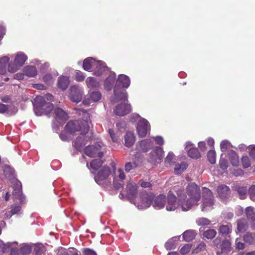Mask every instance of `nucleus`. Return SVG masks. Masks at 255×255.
<instances>
[{
    "instance_id": "1",
    "label": "nucleus",
    "mask_w": 255,
    "mask_h": 255,
    "mask_svg": "<svg viewBox=\"0 0 255 255\" xmlns=\"http://www.w3.org/2000/svg\"><path fill=\"white\" fill-rule=\"evenodd\" d=\"M79 115L82 116V120L70 121L66 126V129L60 134V138L63 141L70 139V134L76 131H80L81 135L77 137L74 142V145L78 150H81L90 139L88 133L91 125L90 115L84 110H80Z\"/></svg>"
},
{
    "instance_id": "2",
    "label": "nucleus",
    "mask_w": 255,
    "mask_h": 255,
    "mask_svg": "<svg viewBox=\"0 0 255 255\" xmlns=\"http://www.w3.org/2000/svg\"><path fill=\"white\" fill-rule=\"evenodd\" d=\"M185 192L186 197L185 203L182 204V210L187 211L194 206H197L201 199V191L199 187L195 183L189 184Z\"/></svg>"
},
{
    "instance_id": "3",
    "label": "nucleus",
    "mask_w": 255,
    "mask_h": 255,
    "mask_svg": "<svg viewBox=\"0 0 255 255\" xmlns=\"http://www.w3.org/2000/svg\"><path fill=\"white\" fill-rule=\"evenodd\" d=\"M53 98V96L49 93L46 94L44 97L42 96H36L32 103L35 115L40 116L44 114L49 113L53 109V106L51 103L46 102L45 99L47 101H52Z\"/></svg>"
},
{
    "instance_id": "4",
    "label": "nucleus",
    "mask_w": 255,
    "mask_h": 255,
    "mask_svg": "<svg viewBox=\"0 0 255 255\" xmlns=\"http://www.w3.org/2000/svg\"><path fill=\"white\" fill-rule=\"evenodd\" d=\"M178 197L177 199L172 191H170L166 198V209L168 211H172L180 207L182 209V203H185V198L186 197L184 191L181 189L174 190Z\"/></svg>"
},
{
    "instance_id": "5",
    "label": "nucleus",
    "mask_w": 255,
    "mask_h": 255,
    "mask_svg": "<svg viewBox=\"0 0 255 255\" xmlns=\"http://www.w3.org/2000/svg\"><path fill=\"white\" fill-rule=\"evenodd\" d=\"M10 56L13 57L12 62H10L7 65V71L11 73H14L18 71L27 60V55L22 51H18L11 54Z\"/></svg>"
},
{
    "instance_id": "6",
    "label": "nucleus",
    "mask_w": 255,
    "mask_h": 255,
    "mask_svg": "<svg viewBox=\"0 0 255 255\" xmlns=\"http://www.w3.org/2000/svg\"><path fill=\"white\" fill-rule=\"evenodd\" d=\"M203 201L201 210L203 212L209 211L213 208L214 196L212 191L209 189L203 188Z\"/></svg>"
},
{
    "instance_id": "7",
    "label": "nucleus",
    "mask_w": 255,
    "mask_h": 255,
    "mask_svg": "<svg viewBox=\"0 0 255 255\" xmlns=\"http://www.w3.org/2000/svg\"><path fill=\"white\" fill-rule=\"evenodd\" d=\"M111 173L110 167H104L95 177V181L101 186L107 187L111 183V180L109 177Z\"/></svg>"
},
{
    "instance_id": "8",
    "label": "nucleus",
    "mask_w": 255,
    "mask_h": 255,
    "mask_svg": "<svg viewBox=\"0 0 255 255\" xmlns=\"http://www.w3.org/2000/svg\"><path fill=\"white\" fill-rule=\"evenodd\" d=\"M104 144L101 142H97L95 145L87 146L84 150L85 153L89 157H102L105 150Z\"/></svg>"
},
{
    "instance_id": "9",
    "label": "nucleus",
    "mask_w": 255,
    "mask_h": 255,
    "mask_svg": "<svg viewBox=\"0 0 255 255\" xmlns=\"http://www.w3.org/2000/svg\"><path fill=\"white\" fill-rule=\"evenodd\" d=\"M153 195L145 192H142L138 198L133 203L139 209H144L149 207L153 199Z\"/></svg>"
},
{
    "instance_id": "10",
    "label": "nucleus",
    "mask_w": 255,
    "mask_h": 255,
    "mask_svg": "<svg viewBox=\"0 0 255 255\" xmlns=\"http://www.w3.org/2000/svg\"><path fill=\"white\" fill-rule=\"evenodd\" d=\"M112 176L113 178V183L114 187L117 189L123 188L124 185V181L126 178L124 170L121 168L114 169Z\"/></svg>"
},
{
    "instance_id": "11",
    "label": "nucleus",
    "mask_w": 255,
    "mask_h": 255,
    "mask_svg": "<svg viewBox=\"0 0 255 255\" xmlns=\"http://www.w3.org/2000/svg\"><path fill=\"white\" fill-rule=\"evenodd\" d=\"M164 155V151L162 147L155 146L148 156V161L154 165H157L161 162Z\"/></svg>"
},
{
    "instance_id": "12",
    "label": "nucleus",
    "mask_w": 255,
    "mask_h": 255,
    "mask_svg": "<svg viewBox=\"0 0 255 255\" xmlns=\"http://www.w3.org/2000/svg\"><path fill=\"white\" fill-rule=\"evenodd\" d=\"M69 97L71 101L79 103L82 99L84 94V89L78 85L72 86L70 88Z\"/></svg>"
},
{
    "instance_id": "13",
    "label": "nucleus",
    "mask_w": 255,
    "mask_h": 255,
    "mask_svg": "<svg viewBox=\"0 0 255 255\" xmlns=\"http://www.w3.org/2000/svg\"><path fill=\"white\" fill-rule=\"evenodd\" d=\"M110 70L106 63L100 60L97 61L92 69L93 74L98 77L107 76Z\"/></svg>"
},
{
    "instance_id": "14",
    "label": "nucleus",
    "mask_w": 255,
    "mask_h": 255,
    "mask_svg": "<svg viewBox=\"0 0 255 255\" xmlns=\"http://www.w3.org/2000/svg\"><path fill=\"white\" fill-rule=\"evenodd\" d=\"M150 129L148 122L144 118H140L137 123L136 130L138 135L141 137H145Z\"/></svg>"
},
{
    "instance_id": "15",
    "label": "nucleus",
    "mask_w": 255,
    "mask_h": 255,
    "mask_svg": "<svg viewBox=\"0 0 255 255\" xmlns=\"http://www.w3.org/2000/svg\"><path fill=\"white\" fill-rule=\"evenodd\" d=\"M153 142L151 139H145L138 141L136 144V150L139 152H146L153 147Z\"/></svg>"
},
{
    "instance_id": "16",
    "label": "nucleus",
    "mask_w": 255,
    "mask_h": 255,
    "mask_svg": "<svg viewBox=\"0 0 255 255\" xmlns=\"http://www.w3.org/2000/svg\"><path fill=\"white\" fill-rule=\"evenodd\" d=\"M130 110V105L124 103L117 105L114 110V112L116 116H123L128 114Z\"/></svg>"
},
{
    "instance_id": "17",
    "label": "nucleus",
    "mask_w": 255,
    "mask_h": 255,
    "mask_svg": "<svg viewBox=\"0 0 255 255\" xmlns=\"http://www.w3.org/2000/svg\"><path fill=\"white\" fill-rule=\"evenodd\" d=\"M185 149L187 151L188 156L192 158L197 159L201 156L197 148H195L194 144L190 141H187L185 143Z\"/></svg>"
},
{
    "instance_id": "18",
    "label": "nucleus",
    "mask_w": 255,
    "mask_h": 255,
    "mask_svg": "<svg viewBox=\"0 0 255 255\" xmlns=\"http://www.w3.org/2000/svg\"><path fill=\"white\" fill-rule=\"evenodd\" d=\"M107 75H108V77L104 82V88L107 91H110L113 88L115 82L116 74L110 70L109 73L107 74Z\"/></svg>"
},
{
    "instance_id": "19",
    "label": "nucleus",
    "mask_w": 255,
    "mask_h": 255,
    "mask_svg": "<svg viewBox=\"0 0 255 255\" xmlns=\"http://www.w3.org/2000/svg\"><path fill=\"white\" fill-rule=\"evenodd\" d=\"M89 98H85L83 100V104L90 105L92 102H97L99 101L102 97L101 93L99 91H92L91 92H89Z\"/></svg>"
},
{
    "instance_id": "20",
    "label": "nucleus",
    "mask_w": 255,
    "mask_h": 255,
    "mask_svg": "<svg viewBox=\"0 0 255 255\" xmlns=\"http://www.w3.org/2000/svg\"><path fill=\"white\" fill-rule=\"evenodd\" d=\"M217 192L220 199L223 201H226L229 196L230 190L227 186L221 185L217 188Z\"/></svg>"
},
{
    "instance_id": "21",
    "label": "nucleus",
    "mask_w": 255,
    "mask_h": 255,
    "mask_svg": "<svg viewBox=\"0 0 255 255\" xmlns=\"http://www.w3.org/2000/svg\"><path fill=\"white\" fill-rule=\"evenodd\" d=\"M127 196L131 202H133L137 193L136 184L133 182H128L127 184Z\"/></svg>"
},
{
    "instance_id": "22",
    "label": "nucleus",
    "mask_w": 255,
    "mask_h": 255,
    "mask_svg": "<svg viewBox=\"0 0 255 255\" xmlns=\"http://www.w3.org/2000/svg\"><path fill=\"white\" fill-rule=\"evenodd\" d=\"M55 114V122L59 124L66 121L68 116L67 114L62 109L58 108L54 110Z\"/></svg>"
},
{
    "instance_id": "23",
    "label": "nucleus",
    "mask_w": 255,
    "mask_h": 255,
    "mask_svg": "<svg viewBox=\"0 0 255 255\" xmlns=\"http://www.w3.org/2000/svg\"><path fill=\"white\" fill-rule=\"evenodd\" d=\"M13 196L14 198L19 200L22 203L24 200V197L21 192V184L19 181H16L13 187Z\"/></svg>"
},
{
    "instance_id": "24",
    "label": "nucleus",
    "mask_w": 255,
    "mask_h": 255,
    "mask_svg": "<svg viewBox=\"0 0 255 255\" xmlns=\"http://www.w3.org/2000/svg\"><path fill=\"white\" fill-rule=\"evenodd\" d=\"M11 56L10 55L2 56L0 58V75L6 73L7 70V65Z\"/></svg>"
},
{
    "instance_id": "25",
    "label": "nucleus",
    "mask_w": 255,
    "mask_h": 255,
    "mask_svg": "<svg viewBox=\"0 0 255 255\" xmlns=\"http://www.w3.org/2000/svg\"><path fill=\"white\" fill-rule=\"evenodd\" d=\"M247 218L251 221V227L255 229V209L252 207H248L245 209Z\"/></svg>"
},
{
    "instance_id": "26",
    "label": "nucleus",
    "mask_w": 255,
    "mask_h": 255,
    "mask_svg": "<svg viewBox=\"0 0 255 255\" xmlns=\"http://www.w3.org/2000/svg\"><path fill=\"white\" fill-rule=\"evenodd\" d=\"M117 84L123 88H128L130 84V78L126 75L120 74L117 80Z\"/></svg>"
},
{
    "instance_id": "27",
    "label": "nucleus",
    "mask_w": 255,
    "mask_h": 255,
    "mask_svg": "<svg viewBox=\"0 0 255 255\" xmlns=\"http://www.w3.org/2000/svg\"><path fill=\"white\" fill-rule=\"evenodd\" d=\"M165 204V196L164 195H159L155 198L153 206L156 209H160L163 208Z\"/></svg>"
},
{
    "instance_id": "28",
    "label": "nucleus",
    "mask_w": 255,
    "mask_h": 255,
    "mask_svg": "<svg viewBox=\"0 0 255 255\" xmlns=\"http://www.w3.org/2000/svg\"><path fill=\"white\" fill-rule=\"evenodd\" d=\"M70 83L69 77L67 76H61L58 78L57 86L59 88L64 91L69 86Z\"/></svg>"
},
{
    "instance_id": "29",
    "label": "nucleus",
    "mask_w": 255,
    "mask_h": 255,
    "mask_svg": "<svg viewBox=\"0 0 255 255\" xmlns=\"http://www.w3.org/2000/svg\"><path fill=\"white\" fill-rule=\"evenodd\" d=\"M128 94L127 92L124 91L118 92V89L115 87L114 89V96L112 98V101H123L126 102L127 101Z\"/></svg>"
},
{
    "instance_id": "30",
    "label": "nucleus",
    "mask_w": 255,
    "mask_h": 255,
    "mask_svg": "<svg viewBox=\"0 0 255 255\" xmlns=\"http://www.w3.org/2000/svg\"><path fill=\"white\" fill-rule=\"evenodd\" d=\"M221 251L217 252V255H227L231 251V243L228 240H224L220 245Z\"/></svg>"
},
{
    "instance_id": "31",
    "label": "nucleus",
    "mask_w": 255,
    "mask_h": 255,
    "mask_svg": "<svg viewBox=\"0 0 255 255\" xmlns=\"http://www.w3.org/2000/svg\"><path fill=\"white\" fill-rule=\"evenodd\" d=\"M249 225L245 219H242L237 221V229L236 231L237 234L245 232L248 229Z\"/></svg>"
},
{
    "instance_id": "32",
    "label": "nucleus",
    "mask_w": 255,
    "mask_h": 255,
    "mask_svg": "<svg viewBox=\"0 0 255 255\" xmlns=\"http://www.w3.org/2000/svg\"><path fill=\"white\" fill-rule=\"evenodd\" d=\"M125 145L128 147L131 146L135 142V136L133 132L128 131L124 137Z\"/></svg>"
},
{
    "instance_id": "33",
    "label": "nucleus",
    "mask_w": 255,
    "mask_h": 255,
    "mask_svg": "<svg viewBox=\"0 0 255 255\" xmlns=\"http://www.w3.org/2000/svg\"><path fill=\"white\" fill-rule=\"evenodd\" d=\"M97 61L92 57H88L85 59L83 62V69L88 71L91 70L92 71L94 65H95Z\"/></svg>"
},
{
    "instance_id": "34",
    "label": "nucleus",
    "mask_w": 255,
    "mask_h": 255,
    "mask_svg": "<svg viewBox=\"0 0 255 255\" xmlns=\"http://www.w3.org/2000/svg\"><path fill=\"white\" fill-rule=\"evenodd\" d=\"M23 73L28 77H34L37 75V71L34 66L29 65L24 68Z\"/></svg>"
},
{
    "instance_id": "35",
    "label": "nucleus",
    "mask_w": 255,
    "mask_h": 255,
    "mask_svg": "<svg viewBox=\"0 0 255 255\" xmlns=\"http://www.w3.org/2000/svg\"><path fill=\"white\" fill-rule=\"evenodd\" d=\"M86 83L87 87L89 88H99L100 87V82L92 77L87 78Z\"/></svg>"
},
{
    "instance_id": "36",
    "label": "nucleus",
    "mask_w": 255,
    "mask_h": 255,
    "mask_svg": "<svg viewBox=\"0 0 255 255\" xmlns=\"http://www.w3.org/2000/svg\"><path fill=\"white\" fill-rule=\"evenodd\" d=\"M187 167L188 164L185 162L176 164L174 168V173L177 175L181 174L187 169Z\"/></svg>"
},
{
    "instance_id": "37",
    "label": "nucleus",
    "mask_w": 255,
    "mask_h": 255,
    "mask_svg": "<svg viewBox=\"0 0 255 255\" xmlns=\"http://www.w3.org/2000/svg\"><path fill=\"white\" fill-rule=\"evenodd\" d=\"M229 158L232 165L237 166L239 164V158L236 153L233 150H231L229 152Z\"/></svg>"
},
{
    "instance_id": "38",
    "label": "nucleus",
    "mask_w": 255,
    "mask_h": 255,
    "mask_svg": "<svg viewBox=\"0 0 255 255\" xmlns=\"http://www.w3.org/2000/svg\"><path fill=\"white\" fill-rule=\"evenodd\" d=\"M16 245V242H8L7 244H4L3 241L0 240V254L3 253L7 251L12 246Z\"/></svg>"
},
{
    "instance_id": "39",
    "label": "nucleus",
    "mask_w": 255,
    "mask_h": 255,
    "mask_svg": "<svg viewBox=\"0 0 255 255\" xmlns=\"http://www.w3.org/2000/svg\"><path fill=\"white\" fill-rule=\"evenodd\" d=\"M196 235V233L195 231L187 230L183 233L182 236L185 241L190 242L195 238Z\"/></svg>"
},
{
    "instance_id": "40",
    "label": "nucleus",
    "mask_w": 255,
    "mask_h": 255,
    "mask_svg": "<svg viewBox=\"0 0 255 255\" xmlns=\"http://www.w3.org/2000/svg\"><path fill=\"white\" fill-rule=\"evenodd\" d=\"M232 230V226L230 225H223L219 228V233L223 236L230 234Z\"/></svg>"
},
{
    "instance_id": "41",
    "label": "nucleus",
    "mask_w": 255,
    "mask_h": 255,
    "mask_svg": "<svg viewBox=\"0 0 255 255\" xmlns=\"http://www.w3.org/2000/svg\"><path fill=\"white\" fill-rule=\"evenodd\" d=\"M235 189L237 191L239 196L241 199H245L247 193V188L246 187L236 185Z\"/></svg>"
},
{
    "instance_id": "42",
    "label": "nucleus",
    "mask_w": 255,
    "mask_h": 255,
    "mask_svg": "<svg viewBox=\"0 0 255 255\" xmlns=\"http://www.w3.org/2000/svg\"><path fill=\"white\" fill-rule=\"evenodd\" d=\"M178 239V237H175L169 240L165 244L166 249L167 250H171L174 249L176 247V242Z\"/></svg>"
},
{
    "instance_id": "43",
    "label": "nucleus",
    "mask_w": 255,
    "mask_h": 255,
    "mask_svg": "<svg viewBox=\"0 0 255 255\" xmlns=\"http://www.w3.org/2000/svg\"><path fill=\"white\" fill-rule=\"evenodd\" d=\"M175 157V155L172 151H169L167 156H166L164 163L166 166H171L173 163V159Z\"/></svg>"
},
{
    "instance_id": "44",
    "label": "nucleus",
    "mask_w": 255,
    "mask_h": 255,
    "mask_svg": "<svg viewBox=\"0 0 255 255\" xmlns=\"http://www.w3.org/2000/svg\"><path fill=\"white\" fill-rule=\"evenodd\" d=\"M244 240L247 243L252 244L255 243V235L250 233H246L244 236Z\"/></svg>"
},
{
    "instance_id": "45",
    "label": "nucleus",
    "mask_w": 255,
    "mask_h": 255,
    "mask_svg": "<svg viewBox=\"0 0 255 255\" xmlns=\"http://www.w3.org/2000/svg\"><path fill=\"white\" fill-rule=\"evenodd\" d=\"M20 252L22 255L29 254L31 252V248L27 244H22L20 248Z\"/></svg>"
},
{
    "instance_id": "46",
    "label": "nucleus",
    "mask_w": 255,
    "mask_h": 255,
    "mask_svg": "<svg viewBox=\"0 0 255 255\" xmlns=\"http://www.w3.org/2000/svg\"><path fill=\"white\" fill-rule=\"evenodd\" d=\"M216 234L214 229H208L203 233V236L208 239H212L215 237Z\"/></svg>"
},
{
    "instance_id": "47",
    "label": "nucleus",
    "mask_w": 255,
    "mask_h": 255,
    "mask_svg": "<svg viewBox=\"0 0 255 255\" xmlns=\"http://www.w3.org/2000/svg\"><path fill=\"white\" fill-rule=\"evenodd\" d=\"M3 172L5 176L8 178H12L14 177V170L13 169L9 166H5L4 168Z\"/></svg>"
},
{
    "instance_id": "48",
    "label": "nucleus",
    "mask_w": 255,
    "mask_h": 255,
    "mask_svg": "<svg viewBox=\"0 0 255 255\" xmlns=\"http://www.w3.org/2000/svg\"><path fill=\"white\" fill-rule=\"evenodd\" d=\"M36 255H45V249L44 247L41 244L36 245L34 248Z\"/></svg>"
},
{
    "instance_id": "49",
    "label": "nucleus",
    "mask_w": 255,
    "mask_h": 255,
    "mask_svg": "<svg viewBox=\"0 0 255 255\" xmlns=\"http://www.w3.org/2000/svg\"><path fill=\"white\" fill-rule=\"evenodd\" d=\"M220 166L223 170H225L228 167V162L225 159V155L222 153L221 155V159L219 162Z\"/></svg>"
},
{
    "instance_id": "50",
    "label": "nucleus",
    "mask_w": 255,
    "mask_h": 255,
    "mask_svg": "<svg viewBox=\"0 0 255 255\" xmlns=\"http://www.w3.org/2000/svg\"><path fill=\"white\" fill-rule=\"evenodd\" d=\"M102 163L103 161L101 159H94L91 162V167L93 169L97 170L102 166Z\"/></svg>"
},
{
    "instance_id": "51",
    "label": "nucleus",
    "mask_w": 255,
    "mask_h": 255,
    "mask_svg": "<svg viewBox=\"0 0 255 255\" xmlns=\"http://www.w3.org/2000/svg\"><path fill=\"white\" fill-rule=\"evenodd\" d=\"M138 166V164L136 162H128L126 163L125 169L126 172H128L131 170L135 169Z\"/></svg>"
},
{
    "instance_id": "52",
    "label": "nucleus",
    "mask_w": 255,
    "mask_h": 255,
    "mask_svg": "<svg viewBox=\"0 0 255 255\" xmlns=\"http://www.w3.org/2000/svg\"><path fill=\"white\" fill-rule=\"evenodd\" d=\"M207 157L209 161L211 164H215L216 163V153L214 150H209L208 152Z\"/></svg>"
},
{
    "instance_id": "53",
    "label": "nucleus",
    "mask_w": 255,
    "mask_h": 255,
    "mask_svg": "<svg viewBox=\"0 0 255 255\" xmlns=\"http://www.w3.org/2000/svg\"><path fill=\"white\" fill-rule=\"evenodd\" d=\"M231 147H232V145L227 140H223L220 144V148L222 152L226 151L228 148Z\"/></svg>"
},
{
    "instance_id": "54",
    "label": "nucleus",
    "mask_w": 255,
    "mask_h": 255,
    "mask_svg": "<svg viewBox=\"0 0 255 255\" xmlns=\"http://www.w3.org/2000/svg\"><path fill=\"white\" fill-rule=\"evenodd\" d=\"M43 81L47 85L52 84L54 82V79L51 74H46L43 78Z\"/></svg>"
},
{
    "instance_id": "55",
    "label": "nucleus",
    "mask_w": 255,
    "mask_h": 255,
    "mask_svg": "<svg viewBox=\"0 0 255 255\" xmlns=\"http://www.w3.org/2000/svg\"><path fill=\"white\" fill-rule=\"evenodd\" d=\"M196 222L199 226H204L210 225L211 221L206 218H200L197 219Z\"/></svg>"
},
{
    "instance_id": "56",
    "label": "nucleus",
    "mask_w": 255,
    "mask_h": 255,
    "mask_svg": "<svg viewBox=\"0 0 255 255\" xmlns=\"http://www.w3.org/2000/svg\"><path fill=\"white\" fill-rule=\"evenodd\" d=\"M243 166L244 168H248L251 166V161L248 156H243L241 159Z\"/></svg>"
},
{
    "instance_id": "57",
    "label": "nucleus",
    "mask_w": 255,
    "mask_h": 255,
    "mask_svg": "<svg viewBox=\"0 0 255 255\" xmlns=\"http://www.w3.org/2000/svg\"><path fill=\"white\" fill-rule=\"evenodd\" d=\"M85 78V76L81 71L79 70H77L76 71L75 79L76 81L79 82H82L84 80Z\"/></svg>"
},
{
    "instance_id": "58",
    "label": "nucleus",
    "mask_w": 255,
    "mask_h": 255,
    "mask_svg": "<svg viewBox=\"0 0 255 255\" xmlns=\"http://www.w3.org/2000/svg\"><path fill=\"white\" fill-rule=\"evenodd\" d=\"M152 138L153 140H154L156 144H158L160 146L162 145L164 143L163 138L161 136L158 135L153 136L152 137Z\"/></svg>"
},
{
    "instance_id": "59",
    "label": "nucleus",
    "mask_w": 255,
    "mask_h": 255,
    "mask_svg": "<svg viewBox=\"0 0 255 255\" xmlns=\"http://www.w3.org/2000/svg\"><path fill=\"white\" fill-rule=\"evenodd\" d=\"M236 248L239 250H242L245 248V244L240 238H237L235 242Z\"/></svg>"
},
{
    "instance_id": "60",
    "label": "nucleus",
    "mask_w": 255,
    "mask_h": 255,
    "mask_svg": "<svg viewBox=\"0 0 255 255\" xmlns=\"http://www.w3.org/2000/svg\"><path fill=\"white\" fill-rule=\"evenodd\" d=\"M191 248V245L190 244H186L181 249L180 253L182 255H185L190 252Z\"/></svg>"
},
{
    "instance_id": "61",
    "label": "nucleus",
    "mask_w": 255,
    "mask_h": 255,
    "mask_svg": "<svg viewBox=\"0 0 255 255\" xmlns=\"http://www.w3.org/2000/svg\"><path fill=\"white\" fill-rule=\"evenodd\" d=\"M249 194L251 200L255 201V185H252L249 188Z\"/></svg>"
},
{
    "instance_id": "62",
    "label": "nucleus",
    "mask_w": 255,
    "mask_h": 255,
    "mask_svg": "<svg viewBox=\"0 0 255 255\" xmlns=\"http://www.w3.org/2000/svg\"><path fill=\"white\" fill-rule=\"evenodd\" d=\"M109 133L113 142H116L118 141V136L112 129L110 128L109 129Z\"/></svg>"
},
{
    "instance_id": "63",
    "label": "nucleus",
    "mask_w": 255,
    "mask_h": 255,
    "mask_svg": "<svg viewBox=\"0 0 255 255\" xmlns=\"http://www.w3.org/2000/svg\"><path fill=\"white\" fill-rule=\"evenodd\" d=\"M83 253L84 255H97L95 251L89 248H85L83 250Z\"/></svg>"
},
{
    "instance_id": "64",
    "label": "nucleus",
    "mask_w": 255,
    "mask_h": 255,
    "mask_svg": "<svg viewBox=\"0 0 255 255\" xmlns=\"http://www.w3.org/2000/svg\"><path fill=\"white\" fill-rule=\"evenodd\" d=\"M18 244L16 242V245L14 247V246H12L10 248L11 249L10 255H19L18 253L17 250Z\"/></svg>"
}]
</instances>
